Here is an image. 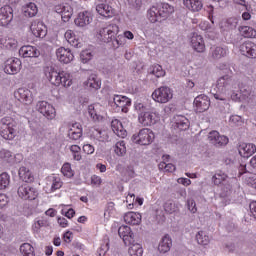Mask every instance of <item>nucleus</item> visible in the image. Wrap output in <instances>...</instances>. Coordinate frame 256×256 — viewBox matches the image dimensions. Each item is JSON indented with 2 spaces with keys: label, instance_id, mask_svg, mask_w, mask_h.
<instances>
[{
  "label": "nucleus",
  "instance_id": "f257e3e1",
  "mask_svg": "<svg viewBox=\"0 0 256 256\" xmlns=\"http://www.w3.org/2000/svg\"><path fill=\"white\" fill-rule=\"evenodd\" d=\"M44 73L51 85L55 87H61V85L62 87H71L73 85V78L68 72H58L54 67L47 66Z\"/></svg>",
  "mask_w": 256,
  "mask_h": 256
},
{
  "label": "nucleus",
  "instance_id": "f03ea898",
  "mask_svg": "<svg viewBox=\"0 0 256 256\" xmlns=\"http://www.w3.org/2000/svg\"><path fill=\"white\" fill-rule=\"evenodd\" d=\"M175 12V8L170 4L164 3L161 7L157 8L153 6L148 10V19L150 23H161L165 21L167 17H170Z\"/></svg>",
  "mask_w": 256,
  "mask_h": 256
},
{
  "label": "nucleus",
  "instance_id": "7ed1b4c3",
  "mask_svg": "<svg viewBox=\"0 0 256 256\" xmlns=\"http://www.w3.org/2000/svg\"><path fill=\"white\" fill-rule=\"evenodd\" d=\"M232 89H237V84L233 81V78L229 75L220 77L216 82V93L214 94L215 99L225 101V98L222 95L229 94V91Z\"/></svg>",
  "mask_w": 256,
  "mask_h": 256
},
{
  "label": "nucleus",
  "instance_id": "20e7f679",
  "mask_svg": "<svg viewBox=\"0 0 256 256\" xmlns=\"http://www.w3.org/2000/svg\"><path fill=\"white\" fill-rule=\"evenodd\" d=\"M0 135L6 141H13L19 135V125L13 118L4 117L0 120Z\"/></svg>",
  "mask_w": 256,
  "mask_h": 256
},
{
  "label": "nucleus",
  "instance_id": "39448f33",
  "mask_svg": "<svg viewBox=\"0 0 256 256\" xmlns=\"http://www.w3.org/2000/svg\"><path fill=\"white\" fill-rule=\"evenodd\" d=\"M132 141L136 145H151L155 141V133L149 128H143L132 136Z\"/></svg>",
  "mask_w": 256,
  "mask_h": 256
},
{
  "label": "nucleus",
  "instance_id": "423d86ee",
  "mask_svg": "<svg viewBox=\"0 0 256 256\" xmlns=\"http://www.w3.org/2000/svg\"><path fill=\"white\" fill-rule=\"evenodd\" d=\"M152 99L156 103H169L173 99V90L167 86L159 87L153 91Z\"/></svg>",
  "mask_w": 256,
  "mask_h": 256
},
{
  "label": "nucleus",
  "instance_id": "0eeeda50",
  "mask_svg": "<svg viewBox=\"0 0 256 256\" xmlns=\"http://www.w3.org/2000/svg\"><path fill=\"white\" fill-rule=\"evenodd\" d=\"M119 33V26L116 24H110L104 28H102L99 32L100 37L106 42L114 41L119 45V40L117 39V35Z\"/></svg>",
  "mask_w": 256,
  "mask_h": 256
},
{
  "label": "nucleus",
  "instance_id": "6e6552de",
  "mask_svg": "<svg viewBox=\"0 0 256 256\" xmlns=\"http://www.w3.org/2000/svg\"><path fill=\"white\" fill-rule=\"evenodd\" d=\"M38 195L39 192H37V189L33 186L22 184L18 187V196L24 201H35Z\"/></svg>",
  "mask_w": 256,
  "mask_h": 256
},
{
  "label": "nucleus",
  "instance_id": "1a4fd4ad",
  "mask_svg": "<svg viewBox=\"0 0 256 256\" xmlns=\"http://www.w3.org/2000/svg\"><path fill=\"white\" fill-rule=\"evenodd\" d=\"M36 110L41 113L46 119H55L57 112L55 107L47 101H39L36 104Z\"/></svg>",
  "mask_w": 256,
  "mask_h": 256
},
{
  "label": "nucleus",
  "instance_id": "9d476101",
  "mask_svg": "<svg viewBox=\"0 0 256 256\" xmlns=\"http://www.w3.org/2000/svg\"><path fill=\"white\" fill-rule=\"evenodd\" d=\"M21 60L19 58H9L4 63V72L7 75H17L21 71Z\"/></svg>",
  "mask_w": 256,
  "mask_h": 256
},
{
  "label": "nucleus",
  "instance_id": "9b49d317",
  "mask_svg": "<svg viewBox=\"0 0 256 256\" xmlns=\"http://www.w3.org/2000/svg\"><path fill=\"white\" fill-rule=\"evenodd\" d=\"M55 13L61 15V19L64 23L69 22L73 17V8L69 4H58L54 7Z\"/></svg>",
  "mask_w": 256,
  "mask_h": 256
},
{
  "label": "nucleus",
  "instance_id": "f8f14e48",
  "mask_svg": "<svg viewBox=\"0 0 256 256\" xmlns=\"http://www.w3.org/2000/svg\"><path fill=\"white\" fill-rule=\"evenodd\" d=\"M14 97L20 103H24V105H31L33 103V92L27 88H19L14 92Z\"/></svg>",
  "mask_w": 256,
  "mask_h": 256
},
{
  "label": "nucleus",
  "instance_id": "ddd939ff",
  "mask_svg": "<svg viewBox=\"0 0 256 256\" xmlns=\"http://www.w3.org/2000/svg\"><path fill=\"white\" fill-rule=\"evenodd\" d=\"M93 22V15L89 11L80 12L74 20L76 27L85 28Z\"/></svg>",
  "mask_w": 256,
  "mask_h": 256
},
{
  "label": "nucleus",
  "instance_id": "4468645a",
  "mask_svg": "<svg viewBox=\"0 0 256 256\" xmlns=\"http://www.w3.org/2000/svg\"><path fill=\"white\" fill-rule=\"evenodd\" d=\"M13 21V8L11 6H4L0 8V25L7 27Z\"/></svg>",
  "mask_w": 256,
  "mask_h": 256
},
{
  "label": "nucleus",
  "instance_id": "2eb2a0df",
  "mask_svg": "<svg viewBox=\"0 0 256 256\" xmlns=\"http://www.w3.org/2000/svg\"><path fill=\"white\" fill-rule=\"evenodd\" d=\"M118 235L123 239L125 245L135 243V234L129 226H120L118 229Z\"/></svg>",
  "mask_w": 256,
  "mask_h": 256
},
{
  "label": "nucleus",
  "instance_id": "dca6fc26",
  "mask_svg": "<svg viewBox=\"0 0 256 256\" xmlns=\"http://www.w3.org/2000/svg\"><path fill=\"white\" fill-rule=\"evenodd\" d=\"M208 141L212 145H215V147H223V145L229 143V138L227 136H221L217 131H212L208 134Z\"/></svg>",
  "mask_w": 256,
  "mask_h": 256
},
{
  "label": "nucleus",
  "instance_id": "f3484780",
  "mask_svg": "<svg viewBox=\"0 0 256 256\" xmlns=\"http://www.w3.org/2000/svg\"><path fill=\"white\" fill-rule=\"evenodd\" d=\"M227 53H229L227 47L212 46L209 52V59L210 61H219L223 57H227Z\"/></svg>",
  "mask_w": 256,
  "mask_h": 256
},
{
  "label": "nucleus",
  "instance_id": "a211bd4d",
  "mask_svg": "<svg viewBox=\"0 0 256 256\" xmlns=\"http://www.w3.org/2000/svg\"><path fill=\"white\" fill-rule=\"evenodd\" d=\"M240 52L245 57L256 59V44L251 41H246L240 45Z\"/></svg>",
  "mask_w": 256,
  "mask_h": 256
},
{
  "label": "nucleus",
  "instance_id": "6ab92c4d",
  "mask_svg": "<svg viewBox=\"0 0 256 256\" xmlns=\"http://www.w3.org/2000/svg\"><path fill=\"white\" fill-rule=\"evenodd\" d=\"M194 105L198 113H204V111H207V109H209L211 106V102L209 101V97L199 95L194 99Z\"/></svg>",
  "mask_w": 256,
  "mask_h": 256
},
{
  "label": "nucleus",
  "instance_id": "aec40b11",
  "mask_svg": "<svg viewBox=\"0 0 256 256\" xmlns=\"http://www.w3.org/2000/svg\"><path fill=\"white\" fill-rule=\"evenodd\" d=\"M56 57L60 63L67 64L71 63L75 56H73V52H71L69 49L60 47L56 50Z\"/></svg>",
  "mask_w": 256,
  "mask_h": 256
},
{
  "label": "nucleus",
  "instance_id": "412c9836",
  "mask_svg": "<svg viewBox=\"0 0 256 256\" xmlns=\"http://www.w3.org/2000/svg\"><path fill=\"white\" fill-rule=\"evenodd\" d=\"M30 30L34 37H39L40 39H43L47 35V27H45L43 22L33 21Z\"/></svg>",
  "mask_w": 256,
  "mask_h": 256
},
{
  "label": "nucleus",
  "instance_id": "4be33fe9",
  "mask_svg": "<svg viewBox=\"0 0 256 256\" xmlns=\"http://www.w3.org/2000/svg\"><path fill=\"white\" fill-rule=\"evenodd\" d=\"M190 125L191 123L189 122V119L183 115H176L173 118L174 129H179V131H187Z\"/></svg>",
  "mask_w": 256,
  "mask_h": 256
},
{
  "label": "nucleus",
  "instance_id": "5701e85b",
  "mask_svg": "<svg viewBox=\"0 0 256 256\" xmlns=\"http://www.w3.org/2000/svg\"><path fill=\"white\" fill-rule=\"evenodd\" d=\"M191 47L197 53H204L205 51V41L203 40V36L199 34H193L190 40Z\"/></svg>",
  "mask_w": 256,
  "mask_h": 256
},
{
  "label": "nucleus",
  "instance_id": "b1692460",
  "mask_svg": "<svg viewBox=\"0 0 256 256\" xmlns=\"http://www.w3.org/2000/svg\"><path fill=\"white\" fill-rule=\"evenodd\" d=\"M114 104L116 107H119L122 110V113H128L129 106H131V99L127 96L115 95L113 98Z\"/></svg>",
  "mask_w": 256,
  "mask_h": 256
},
{
  "label": "nucleus",
  "instance_id": "393cba45",
  "mask_svg": "<svg viewBox=\"0 0 256 256\" xmlns=\"http://www.w3.org/2000/svg\"><path fill=\"white\" fill-rule=\"evenodd\" d=\"M239 155L244 157V159H248L251 155H254L256 152V146L253 143H242L238 147Z\"/></svg>",
  "mask_w": 256,
  "mask_h": 256
},
{
  "label": "nucleus",
  "instance_id": "a878e982",
  "mask_svg": "<svg viewBox=\"0 0 256 256\" xmlns=\"http://www.w3.org/2000/svg\"><path fill=\"white\" fill-rule=\"evenodd\" d=\"M138 121L144 127H151V125H155L157 122L155 120V114L151 112H141L138 116Z\"/></svg>",
  "mask_w": 256,
  "mask_h": 256
},
{
  "label": "nucleus",
  "instance_id": "bb28decb",
  "mask_svg": "<svg viewBox=\"0 0 256 256\" xmlns=\"http://www.w3.org/2000/svg\"><path fill=\"white\" fill-rule=\"evenodd\" d=\"M111 127L113 133H115L117 137H121L122 139H125V137H127V130L125 129V126H123V123H121V121L117 119L112 120Z\"/></svg>",
  "mask_w": 256,
  "mask_h": 256
},
{
  "label": "nucleus",
  "instance_id": "cd10ccee",
  "mask_svg": "<svg viewBox=\"0 0 256 256\" xmlns=\"http://www.w3.org/2000/svg\"><path fill=\"white\" fill-rule=\"evenodd\" d=\"M19 54L22 55V57H39L41 55V52L34 47V46H22L19 50Z\"/></svg>",
  "mask_w": 256,
  "mask_h": 256
},
{
  "label": "nucleus",
  "instance_id": "c85d7f7f",
  "mask_svg": "<svg viewBox=\"0 0 256 256\" xmlns=\"http://www.w3.org/2000/svg\"><path fill=\"white\" fill-rule=\"evenodd\" d=\"M183 5L189 11H193L197 13L203 9V1L202 0H183Z\"/></svg>",
  "mask_w": 256,
  "mask_h": 256
},
{
  "label": "nucleus",
  "instance_id": "c756f323",
  "mask_svg": "<svg viewBox=\"0 0 256 256\" xmlns=\"http://www.w3.org/2000/svg\"><path fill=\"white\" fill-rule=\"evenodd\" d=\"M24 17H36L39 13V8L37 7V4L30 2L23 6L22 8Z\"/></svg>",
  "mask_w": 256,
  "mask_h": 256
},
{
  "label": "nucleus",
  "instance_id": "7c9ffc66",
  "mask_svg": "<svg viewBox=\"0 0 256 256\" xmlns=\"http://www.w3.org/2000/svg\"><path fill=\"white\" fill-rule=\"evenodd\" d=\"M124 221L128 225H140L141 224V214L137 212H127L124 215Z\"/></svg>",
  "mask_w": 256,
  "mask_h": 256
},
{
  "label": "nucleus",
  "instance_id": "2f4dec72",
  "mask_svg": "<svg viewBox=\"0 0 256 256\" xmlns=\"http://www.w3.org/2000/svg\"><path fill=\"white\" fill-rule=\"evenodd\" d=\"M96 11L102 17H111L115 13V11L113 10V7H111V6H109L108 4H105V3L98 4L96 6Z\"/></svg>",
  "mask_w": 256,
  "mask_h": 256
},
{
  "label": "nucleus",
  "instance_id": "473e14b6",
  "mask_svg": "<svg viewBox=\"0 0 256 256\" xmlns=\"http://www.w3.org/2000/svg\"><path fill=\"white\" fill-rule=\"evenodd\" d=\"M172 245L173 241L171 240V237L164 236L158 245V250L160 253H168V251H171Z\"/></svg>",
  "mask_w": 256,
  "mask_h": 256
},
{
  "label": "nucleus",
  "instance_id": "72a5a7b5",
  "mask_svg": "<svg viewBox=\"0 0 256 256\" xmlns=\"http://www.w3.org/2000/svg\"><path fill=\"white\" fill-rule=\"evenodd\" d=\"M128 248L129 256H143V246L140 243H130Z\"/></svg>",
  "mask_w": 256,
  "mask_h": 256
},
{
  "label": "nucleus",
  "instance_id": "f704fd0d",
  "mask_svg": "<svg viewBox=\"0 0 256 256\" xmlns=\"http://www.w3.org/2000/svg\"><path fill=\"white\" fill-rule=\"evenodd\" d=\"M18 175L25 183H31L33 181V174L25 166L20 167Z\"/></svg>",
  "mask_w": 256,
  "mask_h": 256
},
{
  "label": "nucleus",
  "instance_id": "c9c22d12",
  "mask_svg": "<svg viewBox=\"0 0 256 256\" xmlns=\"http://www.w3.org/2000/svg\"><path fill=\"white\" fill-rule=\"evenodd\" d=\"M86 85L87 87H89L90 89H94L95 91H97V89H101V81L97 78L95 74L89 76Z\"/></svg>",
  "mask_w": 256,
  "mask_h": 256
},
{
  "label": "nucleus",
  "instance_id": "e433bc0d",
  "mask_svg": "<svg viewBox=\"0 0 256 256\" xmlns=\"http://www.w3.org/2000/svg\"><path fill=\"white\" fill-rule=\"evenodd\" d=\"M150 75H154V77H165V70H163V67L159 64H154L150 67L149 70Z\"/></svg>",
  "mask_w": 256,
  "mask_h": 256
},
{
  "label": "nucleus",
  "instance_id": "4c0bfd02",
  "mask_svg": "<svg viewBox=\"0 0 256 256\" xmlns=\"http://www.w3.org/2000/svg\"><path fill=\"white\" fill-rule=\"evenodd\" d=\"M196 241L198 243V245H209V235H207V232L205 231H199L197 234H196Z\"/></svg>",
  "mask_w": 256,
  "mask_h": 256
},
{
  "label": "nucleus",
  "instance_id": "58836bf2",
  "mask_svg": "<svg viewBox=\"0 0 256 256\" xmlns=\"http://www.w3.org/2000/svg\"><path fill=\"white\" fill-rule=\"evenodd\" d=\"M20 253L23 256H35V250L29 243H24L20 246Z\"/></svg>",
  "mask_w": 256,
  "mask_h": 256
},
{
  "label": "nucleus",
  "instance_id": "ea45409f",
  "mask_svg": "<svg viewBox=\"0 0 256 256\" xmlns=\"http://www.w3.org/2000/svg\"><path fill=\"white\" fill-rule=\"evenodd\" d=\"M114 152L118 157H123L127 153V148L125 147V141H119L114 146Z\"/></svg>",
  "mask_w": 256,
  "mask_h": 256
},
{
  "label": "nucleus",
  "instance_id": "a19ab883",
  "mask_svg": "<svg viewBox=\"0 0 256 256\" xmlns=\"http://www.w3.org/2000/svg\"><path fill=\"white\" fill-rule=\"evenodd\" d=\"M61 173L64 175V177H67L68 179H71L75 175V172H73V169H71L70 163L63 164L61 168Z\"/></svg>",
  "mask_w": 256,
  "mask_h": 256
},
{
  "label": "nucleus",
  "instance_id": "79ce46f5",
  "mask_svg": "<svg viewBox=\"0 0 256 256\" xmlns=\"http://www.w3.org/2000/svg\"><path fill=\"white\" fill-rule=\"evenodd\" d=\"M0 159L7 161V163H12L15 159V156L11 151L2 149L0 150Z\"/></svg>",
  "mask_w": 256,
  "mask_h": 256
},
{
  "label": "nucleus",
  "instance_id": "37998d69",
  "mask_svg": "<svg viewBox=\"0 0 256 256\" xmlns=\"http://www.w3.org/2000/svg\"><path fill=\"white\" fill-rule=\"evenodd\" d=\"M227 179V174L219 171L215 175L212 176V182L214 185H221L222 181H225Z\"/></svg>",
  "mask_w": 256,
  "mask_h": 256
},
{
  "label": "nucleus",
  "instance_id": "c03bdc74",
  "mask_svg": "<svg viewBox=\"0 0 256 256\" xmlns=\"http://www.w3.org/2000/svg\"><path fill=\"white\" fill-rule=\"evenodd\" d=\"M241 33L244 35V37H247V38L253 39L256 36V30L249 26H243L241 28Z\"/></svg>",
  "mask_w": 256,
  "mask_h": 256
},
{
  "label": "nucleus",
  "instance_id": "a18cd8bd",
  "mask_svg": "<svg viewBox=\"0 0 256 256\" xmlns=\"http://www.w3.org/2000/svg\"><path fill=\"white\" fill-rule=\"evenodd\" d=\"M9 183V174L5 172L0 174V190L7 189V187H9Z\"/></svg>",
  "mask_w": 256,
  "mask_h": 256
},
{
  "label": "nucleus",
  "instance_id": "49530a36",
  "mask_svg": "<svg viewBox=\"0 0 256 256\" xmlns=\"http://www.w3.org/2000/svg\"><path fill=\"white\" fill-rule=\"evenodd\" d=\"M229 124L232 127H239V126L243 125V118L239 115H232V116H230Z\"/></svg>",
  "mask_w": 256,
  "mask_h": 256
},
{
  "label": "nucleus",
  "instance_id": "de8ad7c7",
  "mask_svg": "<svg viewBox=\"0 0 256 256\" xmlns=\"http://www.w3.org/2000/svg\"><path fill=\"white\" fill-rule=\"evenodd\" d=\"M82 63H89L93 59V52L91 50H83L80 54Z\"/></svg>",
  "mask_w": 256,
  "mask_h": 256
},
{
  "label": "nucleus",
  "instance_id": "09e8293b",
  "mask_svg": "<svg viewBox=\"0 0 256 256\" xmlns=\"http://www.w3.org/2000/svg\"><path fill=\"white\" fill-rule=\"evenodd\" d=\"M64 37L66 41L70 43V45H73V47H77V43H75V33H73L71 30H67L64 34Z\"/></svg>",
  "mask_w": 256,
  "mask_h": 256
},
{
  "label": "nucleus",
  "instance_id": "8fccbe9b",
  "mask_svg": "<svg viewBox=\"0 0 256 256\" xmlns=\"http://www.w3.org/2000/svg\"><path fill=\"white\" fill-rule=\"evenodd\" d=\"M63 187V182L59 177H53L52 180V191H57V189H61Z\"/></svg>",
  "mask_w": 256,
  "mask_h": 256
},
{
  "label": "nucleus",
  "instance_id": "3c124183",
  "mask_svg": "<svg viewBox=\"0 0 256 256\" xmlns=\"http://www.w3.org/2000/svg\"><path fill=\"white\" fill-rule=\"evenodd\" d=\"M234 89L235 88H233L231 90L232 91V94H231L232 101H238V102L244 101L243 96H242L240 90L239 91H235Z\"/></svg>",
  "mask_w": 256,
  "mask_h": 256
},
{
  "label": "nucleus",
  "instance_id": "603ef678",
  "mask_svg": "<svg viewBox=\"0 0 256 256\" xmlns=\"http://www.w3.org/2000/svg\"><path fill=\"white\" fill-rule=\"evenodd\" d=\"M166 213H175L177 211V205L172 202H167L164 206Z\"/></svg>",
  "mask_w": 256,
  "mask_h": 256
},
{
  "label": "nucleus",
  "instance_id": "864d4df0",
  "mask_svg": "<svg viewBox=\"0 0 256 256\" xmlns=\"http://www.w3.org/2000/svg\"><path fill=\"white\" fill-rule=\"evenodd\" d=\"M70 132H73V133H82L83 134V127L81 126L80 123H73L69 130Z\"/></svg>",
  "mask_w": 256,
  "mask_h": 256
},
{
  "label": "nucleus",
  "instance_id": "5fc2aeb1",
  "mask_svg": "<svg viewBox=\"0 0 256 256\" xmlns=\"http://www.w3.org/2000/svg\"><path fill=\"white\" fill-rule=\"evenodd\" d=\"M101 183H103V180L101 179V177L97 175L91 176V185H93L94 187H100Z\"/></svg>",
  "mask_w": 256,
  "mask_h": 256
},
{
  "label": "nucleus",
  "instance_id": "6e6d98bb",
  "mask_svg": "<svg viewBox=\"0 0 256 256\" xmlns=\"http://www.w3.org/2000/svg\"><path fill=\"white\" fill-rule=\"evenodd\" d=\"M41 227H45V221L38 220L33 224L32 229L34 233H39V230L41 229Z\"/></svg>",
  "mask_w": 256,
  "mask_h": 256
},
{
  "label": "nucleus",
  "instance_id": "4d7b16f0",
  "mask_svg": "<svg viewBox=\"0 0 256 256\" xmlns=\"http://www.w3.org/2000/svg\"><path fill=\"white\" fill-rule=\"evenodd\" d=\"M68 137L69 139H72V141H79V139L83 137V134L80 132H71L68 130Z\"/></svg>",
  "mask_w": 256,
  "mask_h": 256
},
{
  "label": "nucleus",
  "instance_id": "13d9d810",
  "mask_svg": "<svg viewBox=\"0 0 256 256\" xmlns=\"http://www.w3.org/2000/svg\"><path fill=\"white\" fill-rule=\"evenodd\" d=\"M187 207L191 213H195L197 211V204L195 203V200H193V199L187 200Z\"/></svg>",
  "mask_w": 256,
  "mask_h": 256
},
{
  "label": "nucleus",
  "instance_id": "bf43d9fd",
  "mask_svg": "<svg viewBox=\"0 0 256 256\" xmlns=\"http://www.w3.org/2000/svg\"><path fill=\"white\" fill-rule=\"evenodd\" d=\"M83 151L86 153V155H93L95 153V147L91 144H85L83 146Z\"/></svg>",
  "mask_w": 256,
  "mask_h": 256
},
{
  "label": "nucleus",
  "instance_id": "052dcab7",
  "mask_svg": "<svg viewBox=\"0 0 256 256\" xmlns=\"http://www.w3.org/2000/svg\"><path fill=\"white\" fill-rule=\"evenodd\" d=\"M18 42L15 38H8V43L6 45V49H17Z\"/></svg>",
  "mask_w": 256,
  "mask_h": 256
},
{
  "label": "nucleus",
  "instance_id": "680f3d73",
  "mask_svg": "<svg viewBox=\"0 0 256 256\" xmlns=\"http://www.w3.org/2000/svg\"><path fill=\"white\" fill-rule=\"evenodd\" d=\"M88 113L94 121H97L99 119V115L97 114V111H95V106H89Z\"/></svg>",
  "mask_w": 256,
  "mask_h": 256
},
{
  "label": "nucleus",
  "instance_id": "e2e57ef3",
  "mask_svg": "<svg viewBox=\"0 0 256 256\" xmlns=\"http://www.w3.org/2000/svg\"><path fill=\"white\" fill-rule=\"evenodd\" d=\"M9 203V197L5 194H0V209H3V207H6V205Z\"/></svg>",
  "mask_w": 256,
  "mask_h": 256
},
{
  "label": "nucleus",
  "instance_id": "0e129e2a",
  "mask_svg": "<svg viewBox=\"0 0 256 256\" xmlns=\"http://www.w3.org/2000/svg\"><path fill=\"white\" fill-rule=\"evenodd\" d=\"M126 203H128L129 209H132L133 204L135 203V194H128L126 197Z\"/></svg>",
  "mask_w": 256,
  "mask_h": 256
},
{
  "label": "nucleus",
  "instance_id": "69168bd1",
  "mask_svg": "<svg viewBox=\"0 0 256 256\" xmlns=\"http://www.w3.org/2000/svg\"><path fill=\"white\" fill-rule=\"evenodd\" d=\"M177 183L184 185V187H189L191 185V179L189 178H178Z\"/></svg>",
  "mask_w": 256,
  "mask_h": 256
},
{
  "label": "nucleus",
  "instance_id": "338daca9",
  "mask_svg": "<svg viewBox=\"0 0 256 256\" xmlns=\"http://www.w3.org/2000/svg\"><path fill=\"white\" fill-rule=\"evenodd\" d=\"M237 18H229L227 20V24L230 25V29H235V27H237Z\"/></svg>",
  "mask_w": 256,
  "mask_h": 256
},
{
  "label": "nucleus",
  "instance_id": "774afa93",
  "mask_svg": "<svg viewBox=\"0 0 256 256\" xmlns=\"http://www.w3.org/2000/svg\"><path fill=\"white\" fill-rule=\"evenodd\" d=\"M250 213L256 219V201L250 203Z\"/></svg>",
  "mask_w": 256,
  "mask_h": 256
}]
</instances>
